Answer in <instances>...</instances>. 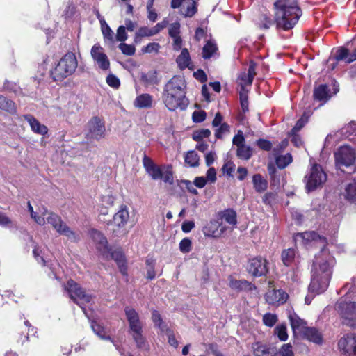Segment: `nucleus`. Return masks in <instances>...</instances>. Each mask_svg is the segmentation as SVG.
Masks as SVG:
<instances>
[{"mask_svg":"<svg viewBox=\"0 0 356 356\" xmlns=\"http://www.w3.org/2000/svg\"><path fill=\"white\" fill-rule=\"evenodd\" d=\"M334 264V257L325 247L323 248L315 256L313 261L311 282L309 286V291L311 293L319 294L327 289Z\"/></svg>","mask_w":356,"mask_h":356,"instance_id":"obj_1","label":"nucleus"},{"mask_svg":"<svg viewBox=\"0 0 356 356\" xmlns=\"http://www.w3.org/2000/svg\"><path fill=\"white\" fill-rule=\"evenodd\" d=\"M186 83L184 77L174 76L164 86L163 101L168 110L175 111L179 108L184 110L188 100L186 97Z\"/></svg>","mask_w":356,"mask_h":356,"instance_id":"obj_2","label":"nucleus"},{"mask_svg":"<svg viewBox=\"0 0 356 356\" xmlns=\"http://www.w3.org/2000/svg\"><path fill=\"white\" fill-rule=\"evenodd\" d=\"M274 6L277 26L284 31L291 29L302 15V10L296 0H277Z\"/></svg>","mask_w":356,"mask_h":356,"instance_id":"obj_3","label":"nucleus"},{"mask_svg":"<svg viewBox=\"0 0 356 356\" xmlns=\"http://www.w3.org/2000/svg\"><path fill=\"white\" fill-rule=\"evenodd\" d=\"M77 66L76 55L72 52H67L51 70V76L55 81H62L73 74Z\"/></svg>","mask_w":356,"mask_h":356,"instance_id":"obj_4","label":"nucleus"},{"mask_svg":"<svg viewBox=\"0 0 356 356\" xmlns=\"http://www.w3.org/2000/svg\"><path fill=\"white\" fill-rule=\"evenodd\" d=\"M64 287L70 299L79 305L83 312H86L87 308L90 309V307L86 305H92L94 302V296L83 290L72 280H68Z\"/></svg>","mask_w":356,"mask_h":356,"instance_id":"obj_5","label":"nucleus"},{"mask_svg":"<svg viewBox=\"0 0 356 356\" xmlns=\"http://www.w3.org/2000/svg\"><path fill=\"white\" fill-rule=\"evenodd\" d=\"M345 294L336 303V312H356V280L346 283L341 289Z\"/></svg>","mask_w":356,"mask_h":356,"instance_id":"obj_6","label":"nucleus"},{"mask_svg":"<svg viewBox=\"0 0 356 356\" xmlns=\"http://www.w3.org/2000/svg\"><path fill=\"white\" fill-rule=\"evenodd\" d=\"M327 178V174L321 165L317 163L312 164L305 177L306 190L307 192H311L322 187Z\"/></svg>","mask_w":356,"mask_h":356,"instance_id":"obj_7","label":"nucleus"},{"mask_svg":"<svg viewBox=\"0 0 356 356\" xmlns=\"http://www.w3.org/2000/svg\"><path fill=\"white\" fill-rule=\"evenodd\" d=\"M337 167H348L353 165L356 159L355 150L348 145H343L334 152Z\"/></svg>","mask_w":356,"mask_h":356,"instance_id":"obj_8","label":"nucleus"},{"mask_svg":"<svg viewBox=\"0 0 356 356\" xmlns=\"http://www.w3.org/2000/svg\"><path fill=\"white\" fill-rule=\"evenodd\" d=\"M105 135L106 127L104 120L97 116L90 119L87 124V138L99 140L104 138Z\"/></svg>","mask_w":356,"mask_h":356,"instance_id":"obj_9","label":"nucleus"},{"mask_svg":"<svg viewBox=\"0 0 356 356\" xmlns=\"http://www.w3.org/2000/svg\"><path fill=\"white\" fill-rule=\"evenodd\" d=\"M86 316L88 318L90 327L93 332L101 339L111 341L116 349H118V346L115 344V341H113L111 337L107 334L106 330L104 325V323L99 317L94 315L95 313H84Z\"/></svg>","mask_w":356,"mask_h":356,"instance_id":"obj_10","label":"nucleus"},{"mask_svg":"<svg viewBox=\"0 0 356 356\" xmlns=\"http://www.w3.org/2000/svg\"><path fill=\"white\" fill-rule=\"evenodd\" d=\"M247 270L254 277L264 276L268 272L267 261L261 257L251 259L248 261Z\"/></svg>","mask_w":356,"mask_h":356,"instance_id":"obj_11","label":"nucleus"},{"mask_svg":"<svg viewBox=\"0 0 356 356\" xmlns=\"http://www.w3.org/2000/svg\"><path fill=\"white\" fill-rule=\"evenodd\" d=\"M91 56L102 71H107L110 68V61L106 54L104 52L103 48L95 44L90 51Z\"/></svg>","mask_w":356,"mask_h":356,"instance_id":"obj_12","label":"nucleus"},{"mask_svg":"<svg viewBox=\"0 0 356 356\" xmlns=\"http://www.w3.org/2000/svg\"><path fill=\"white\" fill-rule=\"evenodd\" d=\"M152 321L156 327L159 328L162 332L166 334L169 344L175 348H177L179 345L178 341L175 339L173 332L163 321L159 313H153Z\"/></svg>","mask_w":356,"mask_h":356,"instance_id":"obj_13","label":"nucleus"},{"mask_svg":"<svg viewBox=\"0 0 356 356\" xmlns=\"http://www.w3.org/2000/svg\"><path fill=\"white\" fill-rule=\"evenodd\" d=\"M338 347L344 356H356V336H347L340 339Z\"/></svg>","mask_w":356,"mask_h":356,"instance_id":"obj_14","label":"nucleus"},{"mask_svg":"<svg viewBox=\"0 0 356 356\" xmlns=\"http://www.w3.org/2000/svg\"><path fill=\"white\" fill-rule=\"evenodd\" d=\"M288 298L289 295L282 289H270L266 293V301L273 305H282Z\"/></svg>","mask_w":356,"mask_h":356,"instance_id":"obj_15","label":"nucleus"},{"mask_svg":"<svg viewBox=\"0 0 356 356\" xmlns=\"http://www.w3.org/2000/svg\"><path fill=\"white\" fill-rule=\"evenodd\" d=\"M225 226L218 220H211L203 229L204 234L208 237H220L225 231Z\"/></svg>","mask_w":356,"mask_h":356,"instance_id":"obj_16","label":"nucleus"},{"mask_svg":"<svg viewBox=\"0 0 356 356\" xmlns=\"http://www.w3.org/2000/svg\"><path fill=\"white\" fill-rule=\"evenodd\" d=\"M143 164L146 172L152 179L157 180L162 177V170L160 167L156 165L154 161L146 155H144L143 158Z\"/></svg>","mask_w":356,"mask_h":356,"instance_id":"obj_17","label":"nucleus"},{"mask_svg":"<svg viewBox=\"0 0 356 356\" xmlns=\"http://www.w3.org/2000/svg\"><path fill=\"white\" fill-rule=\"evenodd\" d=\"M168 24L167 19H163L162 22L157 23L154 26L148 28L143 26L139 29L136 33V35L138 37H149L154 35L164 29Z\"/></svg>","mask_w":356,"mask_h":356,"instance_id":"obj_18","label":"nucleus"},{"mask_svg":"<svg viewBox=\"0 0 356 356\" xmlns=\"http://www.w3.org/2000/svg\"><path fill=\"white\" fill-rule=\"evenodd\" d=\"M294 241L297 243L302 241L304 244H306L310 241H321L323 243H326L325 237L320 236L315 231L305 232L302 233H298L294 236Z\"/></svg>","mask_w":356,"mask_h":356,"instance_id":"obj_19","label":"nucleus"},{"mask_svg":"<svg viewBox=\"0 0 356 356\" xmlns=\"http://www.w3.org/2000/svg\"><path fill=\"white\" fill-rule=\"evenodd\" d=\"M129 219V213L126 205H121L120 209L115 213L113 218V224L118 228L125 226Z\"/></svg>","mask_w":356,"mask_h":356,"instance_id":"obj_20","label":"nucleus"},{"mask_svg":"<svg viewBox=\"0 0 356 356\" xmlns=\"http://www.w3.org/2000/svg\"><path fill=\"white\" fill-rule=\"evenodd\" d=\"M313 95L315 100L321 102V105L325 104L332 97L327 84H321L315 87Z\"/></svg>","mask_w":356,"mask_h":356,"instance_id":"obj_21","label":"nucleus"},{"mask_svg":"<svg viewBox=\"0 0 356 356\" xmlns=\"http://www.w3.org/2000/svg\"><path fill=\"white\" fill-rule=\"evenodd\" d=\"M90 236L99 250L108 252L107 239L101 232L92 229L90 231Z\"/></svg>","mask_w":356,"mask_h":356,"instance_id":"obj_22","label":"nucleus"},{"mask_svg":"<svg viewBox=\"0 0 356 356\" xmlns=\"http://www.w3.org/2000/svg\"><path fill=\"white\" fill-rule=\"evenodd\" d=\"M341 195L348 203L356 204V181L346 184Z\"/></svg>","mask_w":356,"mask_h":356,"instance_id":"obj_23","label":"nucleus"},{"mask_svg":"<svg viewBox=\"0 0 356 356\" xmlns=\"http://www.w3.org/2000/svg\"><path fill=\"white\" fill-rule=\"evenodd\" d=\"M24 119L28 122L33 132L40 135H45L48 132L47 126L42 124L34 116L31 114L24 115Z\"/></svg>","mask_w":356,"mask_h":356,"instance_id":"obj_24","label":"nucleus"},{"mask_svg":"<svg viewBox=\"0 0 356 356\" xmlns=\"http://www.w3.org/2000/svg\"><path fill=\"white\" fill-rule=\"evenodd\" d=\"M129 324V334L143 332V323L139 319L138 313H126Z\"/></svg>","mask_w":356,"mask_h":356,"instance_id":"obj_25","label":"nucleus"},{"mask_svg":"<svg viewBox=\"0 0 356 356\" xmlns=\"http://www.w3.org/2000/svg\"><path fill=\"white\" fill-rule=\"evenodd\" d=\"M289 318L293 332L303 333L307 328L306 321L300 318L297 313H289Z\"/></svg>","mask_w":356,"mask_h":356,"instance_id":"obj_26","label":"nucleus"},{"mask_svg":"<svg viewBox=\"0 0 356 356\" xmlns=\"http://www.w3.org/2000/svg\"><path fill=\"white\" fill-rule=\"evenodd\" d=\"M137 349L143 353H147L150 350V346L143 332L131 334Z\"/></svg>","mask_w":356,"mask_h":356,"instance_id":"obj_27","label":"nucleus"},{"mask_svg":"<svg viewBox=\"0 0 356 356\" xmlns=\"http://www.w3.org/2000/svg\"><path fill=\"white\" fill-rule=\"evenodd\" d=\"M111 259H113L117 264L120 273L123 275H127V265L124 254L122 251L116 250L110 253Z\"/></svg>","mask_w":356,"mask_h":356,"instance_id":"obj_28","label":"nucleus"},{"mask_svg":"<svg viewBox=\"0 0 356 356\" xmlns=\"http://www.w3.org/2000/svg\"><path fill=\"white\" fill-rule=\"evenodd\" d=\"M197 11L196 1L194 0H186L185 5L179 10V14L184 17H192Z\"/></svg>","mask_w":356,"mask_h":356,"instance_id":"obj_29","label":"nucleus"},{"mask_svg":"<svg viewBox=\"0 0 356 356\" xmlns=\"http://www.w3.org/2000/svg\"><path fill=\"white\" fill-rule=\"evenodd\" d=\"M0 109L10 115H16L17 113L15 103L2 95H0Z\"/></svg>","mask_w":356,"mask_h":356,"instance_id":"obj_30","label":"nucleus"},{"mask_svg":"<svg viewBox=\"0 0 356 356\" xmlns=\"http://www.w3.org/2000/svg\"><path fill=\"white\" fill-rule=\"evenodd\" d=\"M302 334L309 341H312L318 345H321L323 343V337L321 333L314 327H307V328L304 330Z\"/></svg>","mask_w":356,"mask_h":356,"instance_id":"obj_31","label":"nucleus"},{"mask_svg":"<svg viewBox=\"0 0 356 356\" xmlns=\"http://www.w3.org/2000/svg\"><path fill=\"white\" fill-rule=\"evenodd\" d=\"M152 97L147 93L138 95L134 100V106L138 108H148L152 105Z\"/></svg>","mask_w":356,"mask_h":356,"instance_id":"obj_32","label":"nucleus"},{"mask_svg":"<svg viewBox=\"0 0 356 356\" xmlns=\"http://www.w3.org/2000/svg\"><path fill=\"white\" fill-rule=\"evenodd\" d=\"M58 233L67 237L72 243H77L80 241V235L74 232L66 223L63 225Z\"/></svg>","mask_w":356,"mask_h":356,"instance_id":"obj_33","label":"nucleus"},{"mask_svg":"<svg viewBox=\"0 0 356 356\" xmlns=\"http://www.w3.org/2000/svg\"><path fill=\"white\" fill-rule=\"evenodd\" d=\"M58 233L67 237L72 243H77L80 241V235L74 232L66 223L63 225Z\"/></svg>","mask_w":356,"mask_h":356,"instance_id":"obj_34","label":"nucleus"},{"mask_svg":"<svg viewBox=\"0 0 356 356\" xmlns=\"http://www.w3.org/2000/svg\"><path fill=\"white\" fill-rule=\"evenodd\" d=\"M252 184L255 191L258 193L265 191L268 188V181L260 174H255L252 177Z\"/></svg>","mask_w":356,"mask_h":356,"instance_id":"obj_35","label":"nucleus"},{"mask_svg":"<svg viewBox=\"0 0 356 356\" xmlns=\"http://www.w3.org/2000/svg\"><path fill=\"white\" fill-rule=\"evenodd\" d=\"M229 286L236 291L250 290L252 284L245 280H234L229 278Z\"/></svg>","mask_w":356,"mask_h":356,"instance_id":"obj_36","label":"nucleus"},{"mask_svg":"<svg viewBox=\"0 0 356 356\" xmlns=\"http://www.w3.org/2000/svg\"><path fill=\"white\" fill-rule=\"evenodd\" d=\"M141 81L145 86L156 85L159 83L157 72L155 70L141 74Z\"/></svg>","mask_w":356,"mask_h":356,"instance_id":"obj_37","label":"nucleus"},{"mask_svg":"<svg viewBox=\"0 0 356 356\" xmlns=\"http://www.w3.org/2000/svg\"><path fill=\"white\" fill-rule=\"evenodd\" d=\"M176 61L179 67L181 70L189 67L191 63V57L187 49H182L180 55L177 56Z\"/></svg>","mask_w":356,"mask_h":356,"instance_id":"obj_38","label":"nucleus"},{"mask_svg":"<svg viewBox=\"0 0 356 356\" xmlns=\"http://www.w3.org/2000/svg\"><path fill=\"white\" fill-rule=\"evenodd\" d=\"M218 51V47L214 41L208 40L202 48V57L204 59H209Z\"/></svg>","mask_w":356,"mask_h":356,"instance_id":"obj_39","label":"nucleus"},{"mask_svg":"<svg viewBox=\"0 0 356 356\" xmlns=\"http://www.w3.org/2000/svg\"><path fill=\"white\" fill-rule=\"evenodd\" d=\"M46 220L48 224L52 226L56 232H58L63 225L65 223L58 215L54 213H50L49 215L47 216Z\"/></svg>","mask_w":356,"mask_h":356,"instance_id":"obj_40","label":"nucleus"},{"mask_svg":"<svg viewBox=\"0 0 356 356\" xmlns=\"http://www.w3.org/2000/svg\"><path fill=\"white\" fill-rule=\"evenodd\" d=\"M252 348L254 356H273L270 347L266 344L256 343Z\"/></svg>","mask_w":356,"mask_h":356,"instance_id":"obj_41","label":"nucleus"},{"mask_svg":"<svg viewBox=\"0 0 356 356\" xmlns=\"http://www.w3.org/2000/svg\"><path fill=\"white\" fill-rule=\"evenodd\" d=\"M252 148L250 146L243 145L237 147L236 156L241 160L248 161L252 156Z\"/></svg>","mask_w":356,"mask_h":356,"instance_id":"obj_42","label":"nucleus"},{"mask_svg":"<svg viewBox=\"0 0 356 356\" xmlns=\"http://www.w3.org/2000/svg\"><path fill=\"white\" fill-rule=\"evenodd\" d=\"M296 251L293 248L284 250L282 252V260L286 266H291L295 259Z\"/></svg>","mask_w":356,"mask_h":356,"instance_id":"obj_43","label":"nucleus"},{"mask_svg":"<svg viewBox=\"0 0 356 356\" xmlns=\"http://www.w3.org/2000/svg\"><path fill=\"white\" fill-rule=\"evenodd\" d=\"M221 218L231 225L237 223L236 212L232 209H227L221 213Z\"/></svg>","mask_w":356,"mask_h":356,"instance_id":"obj_44","label":"nucleus"},{"mask_svg":"<svg viewBox=\"0 0 356 356\" xmlns=\"http://www.w3.org/2000/svg\"><path fill=\"white\" fill-rule=\"evenodd\" d=\"M33 254L36 261L42 266H49L48 261L44 255L43 249L38 245H35L33 250Z\"/></svg>","mask_w":356,"mask_h":356,"instance_id":"obj_45","label":"nucleus"},{"mask_svg":"<svg viewBox=\"0 0 356 356\" xmlns=\"http://www.w3.org/2000/svg\"><path fill=\"white\" fill-rule=\"evenodd\" d=\"M199 160V156L194 150L188 151L185 156V162L191 167L198 166Z\"/></svg>","mask_w":356,"mask_h":356,"instance_id":"obj_46","label":"nucleus"},{"mask_svg":"<svg viewBox=\"0 0 356 356\" xmlns=\"http://www.w3.org/2000/svg\"><path fill=\"white\" fill-rule=\"evenodd\" d=\"M292 156L291 154L287 153L285 155L277 156L275 159V163L279 168L283 169L290 164L292 162Z\"/></svg>","mask_w":356,"mask_h":356,"instance_id":"obj_47","label":"nucleus"},{"mask_svg":"<svg viewBox=\"0 0 356 356\" xmlns=\"http://www.w3.org/2000/svg\"><path fill=\"white\" fill-rule=\"evenodd\" d=\"M275 334L281 341H286L288 339L286 326L284 324L276 326L275 328Z\"/></svg>","mask_w":356,"mask_h":356,"instance_id":"obj_48","label":"nucleus"},{"mask_svg":"<svg viewBox=\"0 0 356 356\" xmlns=\"http://www.w3.org/2000/svg\"><path fill=\"white\" fill-rule=\"evenodd\" d=\"M101 29L105 40L108 41L109 42H113V32L110 28V26L107 24L106 22L104 24H101Z\"/></svg>","mask_w":356,"mask_h":356,"instance_id":"obj_49","label":"nucleus"},{"mask_svg":"<svg viewBox=\"0 0 356 356\" xmlns=\"http://www.w3.org/2000/svg\"><path fill=\"white\" fill-rule=\"evenodd\" d=\"M252 77L249 76L248 74H246V72H241L238 76V82L240 85V87H246L248 86H251L253 81Z\"/></svg>","mask_w":356,"mask_h":356,"instance_id":"obj_50","label":"nucleus"},{"mask_svg":"<svg viewBox=\"0 0 356 356\" xmlns=\"http://www.w3.org/2000/svg\"><path fill=\"white\" fill-rule=\"evenodd\" d=\"M19 90V88L15 83L6 80L2 88H0V92L17 93Z\"/></svg>","mask_w":356,"mask_h":356,"instance_id":"obj_51","label":"nucleus"},{"mask_svg":"<svg viewBox=\"0 0 356 356\" xmlns=\"http://www.w3.org/2000/svg\"><path fill=\"white\" fill-rule=\"evenodd\" d=\"M343 323L352 327H356V313H343Z\"/></svg>","mask_w":356,"mask_h":356,"instance_id":"obj_52","label":"nucleus"},{"mask_svg":"<svg viewBox=\"0 0 356 356\" xmlns=\"http://www.w3.org/2000/svg\"><path fill=\"white\" fill-rule=\"evenodd\" d=\"M76 7L72 1H69L68 5L65 8L63 16L65 19H72L75 15Z\"/></svg>","mask_w":356,"mask_h":356,"instance_id":"obj_53","label":"nucleus"},{"mask_svg":"<svg viewBox=\"0 0 356 356\" xmlns=\"http://www.w3.org/2000/svg\"><path fill=\"white\" fill-rule=\"evenodd\" d=\"M211 134V131L208 129H202L196 131L193 134V139L195 141H202L203 138H208Z\"/></svg>","mask_w":356,"mask_h":356,"instance_id":"obj_54","label":"nucleus"},{"mask_svg":"<svg viewBox=\"0 0 356 356\" xmlns=\"http://www.w3.org/2000/svg\"><path fill=\"white\" fill-rule=\"evenodd\" d=\"M106 83L114 89H118L120 86L119 78L112 73H109L106 79Z\"/></svg>","mask_w":356,"mask_h":356,"instance_id":"obj_55","label":"nucleus"},{"mask_svg":"<svg viewBox=\"0 0 356 356\" xmlns=\"http://www.w3.org/2000/svg\"><path fill=\"white\" fill-rule=\"evenodd\" d=\"M118 47L122 54L127 56H132L135 54L136 51V49L134 45L128 44L124 42H121Z\"/></svg>","mask_w":356,"mask_h":356,"instance_id":"obj_56","label":"nucleus"},{"mask_svg":"<svg viewBox=\"0 0 356 356\" xmlns=\"http://www.w3.org/2000/svg\"><path fill=\"white\" fill-rule=\"evenodd\" d=\"M277 320V316L273 313H265V314L263 316L264 323L268 327L273 326L276 323Z\"/></svg>","mask_w":356,"mask_h":356,"instance_id":"obj_57","label":"nucleus"},{"mask_svg":"<svg viewBox=\"0 0 356 356\" xmlns=\"http://www.w3.org/2000/svg\"><path fill=\"white\" fill-rule=\"evenodd\" d=\"M180 23L175 22L169 25L168 34L170 38L180 35Z\"/></svg>","mask_w":356,"mask_h":356,"instance_id":"obj_58","label":"nucleus"},{"mask_svg":"<svg viewBox=\"0 0 356 356\" xmlns=\"http://www.w3.org/2000/svg\"><path fill=\"white\" fill-rule=\"evenodd\" d=\"M350 57V56H349L348 50L346 48L339 49L336 53L335 56H334L335 60L337 61L343 60H346V61H347Z\"/></svg>","mask_w":356,"mask_h":356,"instance_id":"obj_59","label":"nucleus"},{"mask_svg":"<svg viewBox=\"0 0 356 356\" xmlns=\"http://www.w3.org/2000/svg\"><path fill=\"white\" fill-rule=\"evenodd\" d=\"M179 250L183 253H188L191 250V241L188 238H184L179 243Z\"/></svg>","mask_w":356,"mask_h":356,"instance_id":"obj_60","label":"nucleus"},{"mask_svg":"<svg viewBox=\"0 0 356 356\" xmlns=\"http://www.w3.org/2000/svg\"><path fill=\"white\" fill-rule=\"evenodd\" d=\"M229 131V127L226 123H222L220 126H218V128L216 129L215 132V136L220 139L223 137V136Z\"/></svg>","mask_w":356,"mask_h":356,"instance_id":"obj_61","label":"nucleus"},{"mask_svg":"<svg viewBox=\"0 0 356 356\" xmlns=\"http://www.w3.org/2000/svg\"><path fill=\"white\" fill-rule=\"evenodd\" d=\"M207 117V113L204 111H195L192 115V119L194 122L199 123L203 122Z\"/></svg>","mask_w":356,"mask_h":356,"instance_id":"obj_62","label":"nucleus"},{"mask_svg":"<svg viewBox=\"0 0 356 356\" xmlns=\"http://www.w3.org/2000/svg\"><path fill=\"white\" fill-rule=\"evenodd\" d=\"M233 145L237 147L245 145V138L242 131L238 130L237 134L234 136L232 140Z\"/></svg>","mask_w":356,"mask_h":356,"instance_id":"obj_63","label":"nucleus"},{"mask_svg":"<svg viewBox=\"0 0 356 356\" xmlns=\"http://www.w3.org/2000/svg\"><path fill=\"white\" fill-rule=\"evenodd\" d=\"M279 353L281 356H294L293 348L290 343L283 344Z\"/></svg>","mask_w":356,"mask_h":356,"instance_id":"obj_64","label":"nucleus"}]
</instances>
